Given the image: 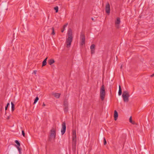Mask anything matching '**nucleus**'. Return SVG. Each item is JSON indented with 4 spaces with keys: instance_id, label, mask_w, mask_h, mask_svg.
<instances>
[{
    "instance_id": "393cba45",
    "label": "nucleus",
    "mask_w": 154,
    "mask_h": 154,
    "mask_svg": "<svg viewBox=\"0 0 154 154\" xmlns=\"http://www.w3.org/2000/svg\"><path fill=\"white\" fill-rule=\"evenodd\" d=\"M95 49H91V54H93L95 52Z\"/></svg>"
},
{
    "instance_id": "c85d7f7f",
    "label": "nucleus",
    "mask_w": 154,
    "mask_h": 154,
    "mask_svg": "<svg viewBox=\"0 0 154 154\" xmlns=\"http://www.w3.org/2000/svg\"><path fill=\"white\" fill-rule=\"evenodd\" d=\"M22 134L23 137L25 136V134L23 130L22 131Z\"/></svg>"
},
{
    "instance_id": "72a5a7b5",
    "label": "nucleus",
    "mask_w": 154,
    "mask_h": 154,
    "mask_svg": "<svg viewBox=\"0 0 154 154\" xmlns=\"http://www.w3.org/2000/svg\"><path fill=\"white\" fill-rule=\"evenodd\" d=\"M6 119L8 120L9 119H10V116H8L7 118H6Z\"/></svg>"
},
{
    "instance_id": "4be33fe9",
    "label": "nucleus",
    "mask_w": 154,
    "mask_h": 154,
    "mask_svg": "<svg viewBox=\"0 0 154 154\" xmlns=\"http://www.w3.org/2000/svg\"><path fill=\"white\" fill-rule=\"evenodd\" d=\"M54 9L56 13H57L58 11V6H56L54 8Z\"/></svg>"
},
{
    "instance_id": "7ed1b4c3",
    "label": "nucleus",
    "mask_w": 154,
    "mask_h": 154,
    "mask_svg": "<svg viewBox=\"0 0 154 154\" xmlns=\"http://www.w3.org/2000/svg\"><path fill=\"white\" fill-rule=\"evenodd\" d=\"M130 96L129 93L128 91H123L122 97L124 102H128Z\"/></svg>"
},
{
    "instance_id": "f257e3e1",
    "label": "nucleus",
    "mask_w": 154,
    "mask_h": 154,
    "mask_svg": "<svg viewBox=\"0 0 154 154\" xmlns=\"http://www.w3.org/2000/svg\"><path fill=\"white\" fill-rule=\"evenodd\" d=\"M68 38L66 39V47L69 48L70 46L71 43L72 41L73 37L72 36V30L71 29L69 28L68 29L67 32Z\"/></svg>"
},
{
    "instance_id": "c756f323",
    "label": "nucleus",
    "mask_w": 154,
    "mask_h": 154,
    "mask_svg": "<svg viewBox=\"0 0 154 154\" xmlns=\"http://www.w3.org/2000/svg\"><path fill=\"white\" fill-rule=\"evenodd\" d=\"M1 108L0 109V110L1 111H2V109H4V108H3L2 105H1Z\"/></svg>"
},
{
    "instance_id": "a878e982",
    "label": "nucleus",
    "mask_w": 154,
    "mask_h": 154,
    "mask_svg": "<svg viewBox=\"0 0 154 154\" xmlns=\"http://www.w3.org/2000/svg\"><path fill=\"white\" fill-rule=\"evenodd\" d=\"M129 122L132 123V124H134V123H133V121L132 119V117L131 116L129 118Z\"/></svg>"
},
{
    "instance_id": "39448f33",
    "label": "nucleus",
    "mask_w": 154,
    "mask_h": 154,
    "mask_svg": "<svg viewBox=\"0 0 154 154\" xmlns=\"http://www.w3.org/2000/svg\"><path fill=\"white\" fill-rule=\"evenodd\" d=\"M50 131V134L49 139V140L50 141H51L52 140H54L55 138L56 134V128H53Z\"/></svg>"
},
{
    "instance_id": "1a4fd4ad",
    "label": "nucleus",
    "mask_w": 154,
    "mask_h": 154,
    "mask_svg": "<svg viewBox=\"0 0 154 154\" xmlns=\"http://www.w3.org/2000/svg\"><path fill=\"white\" fill-rule=\"evenodd\" d=\"M120 18L119 17H117L116 19V20L115 21V25L116 26V27L117 28H119V25L120 24Z\"/></svg>"
},
{
    "instance_id": "e433bc0d",
    "label": "nucleus",
    "mask_w": 154,
    "mask_h": 154,
    "mask_svg": "<svg viewBox=\"0 0 154 154\" xmlns=\"http://www.w3.org/2000/svg\"><path fill=\"white\" fill-rule=\"evenodd\" d=\"M122 65L121 66V69H122Z\"/></svg>"
},
{
    "instance_id": "bb28decb",
    "label": "nucleus",
    "mask_w": 154,
    "mask_h": 154,
    "mask_svg": "<svg viewBox=\"0 0 154 154\" xmlns=\"http://www.w3.org/2000/svg\"><path fill=\"white\" fill-rule=\"evenodd\" d=\"M103 143L104 145H106V141L105 138L104 137L103 140Z\"/></svg>"
},
{
    "instance_id": "6ab92c4d",
    "label": "nucleus",
    "mask_w": 154,
    "mask_h": 154,
    "mask_svg": "<svg viewBox=\"0 0 154 154\" xmlns=\"http://www.w3.org/2000/svg\"><path fill=\"white\" fill-rule=\"evenodd\" d=\"M68 106H64V110L65 112H68Z\"/></svg>"
},
{
    "instance_id": "c9c22d12",
    "label": "nucleus",
    "mask_w": 154,
    "mask_h": 154,
    "mask_svg": "<svg viewBox=\"0 0 154 154\" xmlns=\"http://www.w3.org/2000/svg\"><path fill=\"white\" fill-rule=\"evenodd\" d=\"M91 19L93 21H94V22H95V20H94V18H93V17H92V18H91Z\"/></svg>"
},
{
    "instance_id": "f704fd0d",
    "label": "nucleus",
    "mask_w": 154,
    "mask_h": 154,
    "mask_svg": "<svg viewBox=\"0 0 154 154\" xmlns=\"http://www.w3.org/2000/svg\"><path fill=\"white\" fill-rule=\"evenodd\" d=\"M42 106H45V103H43Z\"/></svg>"
},
{
    "instance_id": "0eeeda50",
    "label": "nucleus",
    "mask_w": 154,
    "mask_h": 154,
    "mask_svg": "<svg viewBox=\"0 0 154 154\" xmlns=\"http://www.w3.org/2000/svg\"><path fill=\"white\" fill-rule=\"evenodd\" d=\"M62 128L61 129V134L63 135L65 133L66 130V125L65 122H63L62 124Z\"/></svg>"
},
{
    "instance_id": "2eb2a0df",
    "label": "nucleus",
    "mask_w": 154,
    "mask_h": 154,
    "mask_svg": "<svg viewBox=\"0 0 154 154\" xmlns=\"http://www.w3.org/2000/svg\"><path fill=\"white\" fill-rule=\"evenodd\" d=\"M122 94V90L120 85L119 86V91L118 92V94L119 96L121 95Z\"/></svg>"
},
{
    "instance_id": "473e14b6",
    "label": "nucleus",
    "mask_w": 154,
    "mask_h": 154,
    "mask_svg": "<svg viewBox=\"0 0 154 154\" xmlns=\"http://www.w3.org/2000/svg\"><path fill=\"white\" fill-rule=\"evenodd\" d=\"M154 76V73L152 74V75H150L151 77H152Z\"/></svg>"
},
{
    "instance_id": "423d86ee",
    "label": "nucleus",
    "mask_w": 154,
    "mask_h": 154,
    "mask_svg": "<svg viewBox=\"0 0 154 154\" xmlns=\"http://www.w3.org/2000/svg\"><path fill=\"white\" fill-rule=\"evenodd\" d=\"M80 39L81 40L80 45H83L85 44V36L84 34L81 32L80 36Z\"/></svg>"
},
{
    "instance_id": "9b49d317",
    "label": "nucleus",
    "mask_w": 154,
    "mask_h": 154,
    "mask_svg": "<svg viewBox=\"0 0 154 154\" xmlns=\"http://www.w3.org/2000/svg\"><path fill=\"white\" fill-rule=\"evenodd\" d=\"M48 57H47L43 61L42 64V66H45L47 64V60Z\"/></svg>"
},
{
    "instance_id": "dca6fc26",
    "label": "nucleus",
    "mask_w": 154,
    "mask_h": 154,
    "mask_svg": "<svg viewBox=\"0 0 154 154\" xmlns=\"http://www.w3.org/2000/svg\"><path fill=\"white\" fill-rule=\"evenodd\" d=\"M63 105L64 106H68V103L67 101L66 100H65L64 101Z\"/></svg>"
},
{
    "instance_id": "2f4dec72",
    "label": "nucleus",
    "mask_w": 154,
    "mask_h": 154,
    "mask_svg": "<svg viewBox=\"0 0 154 154\" xmlns=\"http://www.w3.org/2000/svg\"><path fill=\"white\" fill-rule=\"evenodd\" d=\"M36 72H37L36 70H34L33 71V73H34L35 74H36Z\"/></svg>"
},
{
    "instance_id": "aec40b11",
    "label": "nucleus",
    "mask_w": 154,
    "mask_h": 154,
    "mask_svg": "<svg viewBox=\"0 0 154 154\" xmlns=\"http://www.w3.org/2000/svg\"><path fill=\"white\" fill-rule=\"evenodd\" d=\"M10 105V103H8L6 105V106L5 107V111L6 110H7V109L8 108V106L9 105ZM6 112L5 111V116H6Z\"/></svg>"
},
{
    "instance_id": "f03ea898",
    "label": "nucleus",
    "mask_w": 154,
    "mask_h": 154,
    "mask_svg": "<svg viewBox=\"0 0 154 154\" xmlns=\"http://www.w3.org/2000/svg\"><path fill=\"white\" fill-rule=\"evenodd\" d=\"M76 144V135L75 130H74L72 132V149H75Z\"/></svg>"
},
{
    "instance_id": "6e6552de",
    "label": "nucleus",
    "mask_w": 154,
    "mask_h": 154,
    "mask_svg": "<svg viewBox=\"0 0 154 154\" xmlns=\"http://www.w3.org/2000/svg\"><path fill=\"white\" fill-rule=\"evenodd\" d=\"M105 11L108 14H109L110 13V5L108 2H107L106 5L105 7Z\"/></svg>"
},
{
    "instance_id": "4468645a",
    "label": "nucleus",
    "mask_w": 154,
    "mask_h": 154,
    "mask_svg": "<svg viewBox=\"0 0 154 154\" xmlns=\"http://www.w3.org/2000/svg\"><path fill=\"white\" fill-rule=\"evenodd\" d=\"M11 111L13 112L15 109V105L12 102H11Z\"/></svg>"
},
{
    "instance_id": "9d476101",
    "label": "nucleus",
    "mask_w": 154,
    "mask_h": 154,
    "mask_svg": "<svg viewBox=\"0 0 154 154\" xmlns=\"http://www.w3.org/2000/svg\"><path fill=\"white\" fill-rule=\"evenodd\" d=\"M118 116V112L116 110H115L114 111V118L115 120L116 121L117 120Z\"/></svg>"
},
{
    "instance_id": "a211bd4d",
    "label": "nucleus",
    "mask_w": 154,
    "mask_h": 154,
    "mask_svg": "<svg viewBox=\"0 0 154 154\" xmlns=\"http://www.w3.org/2000/svg\"><path fill=\"white\" fill-rule=\"evenodd\" d=\"M15 146L17 148V149L19 152L20 153V154H21V148H20L19 147V146H17L15 144Z\"/></svg>"
},
{
    "instance_id": "412c9836",
    "label": "nucleus",
    "mask_w": 154,
    "mask_h": 154,
    "mask_svg": "<svg viewBox=\"0 0 154 154\" xmlns=\"http://www.w3.org/2000/svg\"><path fill=\"white\" fill-rule=\"evenodd\" d=\"M39 99V98L38 97H36L35 100H34V101L33 103L34 104H35L38 101Z\"/></svg>"
},
{
    "instance_id": "ddd939ff",
    "label": "nucleus",
    "mask_w": 154,
    "mask_h": 154,
    "mask_svg": "<svg viewBox=\"0 0 154 154\" xmlns=\"http://www.w3.org/2000/svg\"><path fill=\"white\" fill-rule=\"evenodd\" d=\"M68 23H66L64 25H63V27L62 29L61 30V32H63L64 30L65 29L66 27L68 25Z\"/></svg>"
},
{
    "instance_id": "cd10ccee",
    "label": "nucleus",
    "mask_w": 154,
    "mask_h": 154,
    "mask_svg": "<svg viewBox=\"0 0 154 154\" xmlns=\"http://www.w3.org/2000/svg\"><path fill=\"white\" fill-rule=\"evenodd\" d=\"M95 47V45L94 44H92L90 48H94Z\"/></svg>"
},
{
    "instance_id": "f8f14e48",
    "label": "nucleus",
    "mask_w": 154,
    "mask_h": 154,
    "mask_svg": "<svg viewBox=\"0 0 154 154\" xmlns=\"http://www.w3.org/2000/svg\"><path fill=\"white\" fill-rule=\"evenodd\" d=\"M54 96L57 98H59L60 94L58 93H54L53 94Z\"/></svg>"
},
{
    "instance_id": "5701e85b",
    "label": "nucleus",
    "mask_w": 154,
    "mask_h": 154,
    "mask_svg": "<svg viewBox=\"0 0 154 154\" xmlns=\"http://www.w3.org/2000/svg\"><path fill=\"white\" fill-rule=\"evenodd\" d=\"M51 29L52 30V32L51 33V34L52 35H54L55 34V32H54V28L53 27H52V28H51Z\"/></svg>"
},
{
    "instance_id": "20e7f679",
    "label": "nucleus",
    "mask_w": 154,
    "mask_h": 154,
    "mask_svg": "<svg viewBox=\"0 0 154 154\" xmlns=\"http://www.w3.org/2000/svg\"><path fill=\"white\" fill-rule=\"evenodd\" d=\"M105 95V86L104 85H103L100 88V96L102 101L104 100Z\"/></svg>"
},
{
    "instance_id": "b1692460",
    "label": "nucleus",
    "mask_w": 154,
    "mask_h": 154,
    "mask_svg": "<svg viewBox=\"0 0 154 154\" xmlns=\"http://www.w3.org/2000/svg\"><path fill=\"white\" fill-rule=\"evenodd\" d=\"M15 142L17 144V146H20V143L18 140H16Z\"/></svg>"
},
{
    "instance_id": "f3484780",
    "label": "nucleus",
    "mask_w": 154,
    "mask_h": 154,
    "mask_svg": "<svg viewBox=\"0 0 154 154\" xmlns=\"http://www.w3.org/2000/svg\"><path fill=\"white\" fill-rule=\"evenodd\" d=\"M54 62V59H51L48 61V63L50 65H51Z\"/></svg>"
},
{
    "instance_id": "4c0bfd02",
    "label": "nucleus",
    "mask_w": 154,
    "mask_h": 154,
    "mask_svg": "<svg viewBox=\"0 0 154 154\" xmlns=\"http://www.w3.org/2000/svg\"><path fill=\"white\" fill-rule=\"evenodd\" d=\"M133 123H134V124H135V122L133 121Z\"/></svg>"
},
{
    "instance_id": "7c9ffc66",
    "label": "nucleus",
    "mask_w": 154,
    "mask_h": 154,
    "mask_svg": "<svg viewBox=\"0 0 154 154\" xmlns=\"http://www.w3.org/2000/svg\"><path fill=\"white\" fill-rule=\"evenodd\" d=\"M3 102L2 101H1L0 103V106H1V105H2L3 106Z\"/></svg>"
},
{
    "instance_id": "58836bf2",
    "label": "nucleus",
    "mask_w": 154,
    "mask_h": 154,
    "mask_svg": "<svg viewBox=\"0 0 154 154\" xmlns=\"http://www.w3.org/2000/svg\"><path fill=\"white\" fill-rule=\"evenodd\" d=\"M14 33L13 34V36H14Z\"/></svg>"
}]
</instances>
